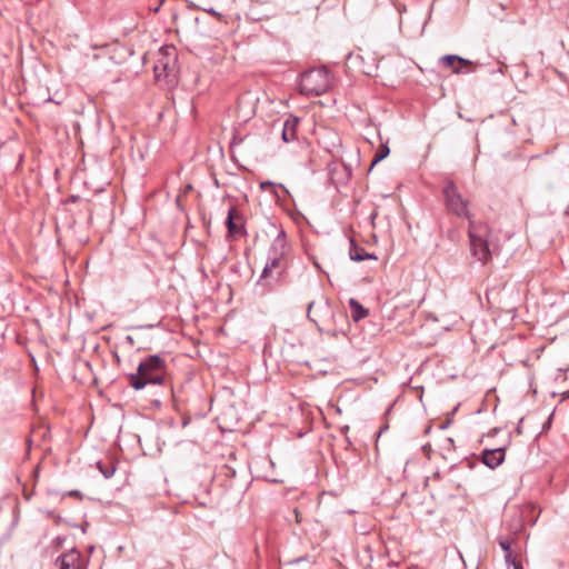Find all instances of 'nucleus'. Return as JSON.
Here are the masks:
<instances>
[{"label":"nucleus","mask_w":569,"mask_h":569,"mask_svg":"<svg viewBox=\"0 0 569 569\" xmlns=\"http://www.w3.org/2000/svg\"><path fill=\"white\" fill-rule=\"evenodd\" d=\"M552 417H553V413H550L548 417V420H551Z\"/></svg>","instance_id":"bb28decb"},{"label":"nucleus","mask_w":569,"mask_h":569,"mask_svg":"<svg viewBox=\"0 0 569 569\" xmlns=\"http://www.w3.org/2000/svg\"><path fill=\"white\" fill-rule=\"evenodd\" d=\"M481 456L482 462L490 469H495L505 460V448L486 449Z\"/></svg>","instance_id":"1a4fd4ad"},{"label":"nucleus","mask_w":569,"mask_h":569,"mask_svg":"<svg viewBox=\"0 0 569 569\" xmlns=\"http://www.w3.org/2000/svg\"><path fill=\"white\" fill-rule=\"evenodd\" d=\"M287 248H288V242H287L286 231L283 229H280L279 233L273 239V241L268 250V254L284 259L286 253H287Z\"/></svg>","instance_id":"9d476101"},{"label":"nucleus","mask_w":569,"mask_h":569,"mask_svg":"<svg viewBox=\"0 0 569 569\" xmlns=\"http://www.w3.org/2000/svg\"><path fill=\"white\" fill-rule=\"evenodd\" d=\"M97 467L100 470V472L103 475V477L107 479L111 478L114 475L116 467L111 462L103 463V462L99 461V462H97Z\"/></svg>","instance_id":"dca6fc26"},{"label":"nucleus","mask_w":569,"mask_h":569,"mask_svg":"<svg viewBox=\"0 0 569 569\" xmlns=\"http://www.w3.org/2000/svg\"><path fill=\"white\" fill-rule=\"evenodd\" d=\"M512 567L513 569H522L521 563L517 560H512Z\"/></svg>","instance_id":"b1692460"},{"label":"nucleus","mask_w":569,"mask_h":569,"mask_svg":"<svg viewBox=\"0 0 569 569\" xmlns=\"http://www.w3.org/2000/svg\"><path fill=\"white\" fill-rule=\"evenodd\" d=\"M329 88V71L325 67L309 69L300 76L299 92L303 96H321Z\"/></svg>","instance_id":"7ed1b4c3"},{"label":"nucleus","mask_w":569,"mask_h":569,"mask_svg":"<svg viewBox=\"0 0 569 569\" xmlns=\"http://www.w3.org/2000/svg\"><path fill=\"white\" fill-rule=\"evenodd\" d=\"M552 417H553V413H550L548 417V420H551Z\"/></svg>","instance_id":"cd10ccee"},{"label":"nucleus","mask_w":569,"mask_h":569,"mask_svg":"<svg viewBox=\"0 0 569 569\" xmlns=\"http://www.w3.org/2000/svg\"><path fill=\"white\" fill-rule=\"evenodd\" d=\"M152 403H153L154 407L160 408L161 405H162V401H161V399L156 398V399L152 400Z\"/></svg>","instance_id":"4be33fe9"},{"label":"nucleus","mask_w":569,"mask_h":569,"mask_svg":"<svg viewBox=\"0 0 569 569\" xmlns=\"http://www.w3.org/2000/svg\"><path fill=\"white\" fill-rule=\"evenodd\" d=\"M439 62L451 68L453 73H467L476 70L477 64L457 54H446L439 59Z\"/></svg>","instance_id":"0eeeda50"},{"label":"nucleus","mask_w":569,"mask_h":569,"mask_svg":"<svg viewBox=\"0 0 569 569\" xmlns=\"http://www.w3.org/2000/svg\"><path fill=\"white\" fill-rule=\"evenodd\" d=\"M348 303L353 321L358 322L368 316L369 310L365 308L357 299L350 298Z\"/></svg>","instance_id":"4468645a"},{"label":"nucleus","mask_w":569,"mask_h":569,"mask_svg":"<svg viewBox=\"0 0 569 569\" xmlns=\"http://www.w3.org/2000/svg\"><path fill=\"white\" fill-rule=\"evenodd\" d=\"M552 417H553V413H550L548 417V420H551Z\"/></svg>","instance_id":"a878e982"},{"label":"nucleus","mask_w":569,"mask_h":569,"mask_svg":"<svg viewBox=\"0 0 569 569\" xmlns=\"http://www.w3.org/2000/svg\"><path fill=\"white\" fill-rule=\"evenodd\" d=\"M489 228L486 223L470 220L468 236L472 256L481 263L487 264L491 260V252L488 243Z\"/></svg>","instance_id":"20e7f679"},{"label":"nucleus","mask_w":569,"mask_h":569,"mask_svg":"<svg viewBox=\"0 0 569 569\" xmlns=\"http://www.w3.org/2000/svg\"><path fill=\"white\" fill-rule=\"evenodd\" d=\"M167 356V352H162L149 355L141 359L137 371L127 375L129 386L137 391L148 386H159L162 389V397L174 399Z\"/></svg>","instance_id":"f257e3e1"},{"label":"nucleus","mask_w":569,"mask_h":569,"mask_svg":"<svg viewBox=\"0 0 569 569\" xmlns=\"http://www.w3.org/2000/svg\"><path fill=\"white\" fill-rule=\"evenodd\" d=\"M389 153H390V149L388 147V143H381L373 157L371 167L375 166L376 163L380 162L385 158H387L389 156Z\"/></svg>","instance_id":"2eb2a0df"},{"label":"nucleus","mask_w":569,"mask_h":569,"mask_svg":"<svg viewBox=\"0 0 569 569\" xmlns=\"http://www.w3.org/2000/svg\"><path fill=\"white\" fill-rule=\"evenodd\" d=\"M283 261L284 259L282 258L268 254V260L264 268L262 269L260 280L269 277L270 273L276 269H284L286 266Z\"/></svg>","instance_id":"ddd939ff"},{"label":"nucleus","mask_w":569,"mask_h":569,"mask_svg":"<svg viewBox=\"0 0 569 569\" xmlns=\"http://www.w3.org/2000/svg\"><path fill=\"white\" fill-rule=\"evenodd\" d=\"M499 546L505 553L511 552V541L509 539H499Z\"/></svg>","instance_id":"f3484780"},{"label":"nucleus","mask_w":569,"mask_h":569,"mask_svg":"<svg viewBox=\"0 0 569 569\" xmlns=\"http://www.w3.org/2000/svg\"><path fill=\"white\" fill-rule=\"evenodd\" d=\"M159 64H162V66H163V69H166V68H167V63H163V62H162V60H159V62H158V63L156 64V67H154L156 72L158 71Z\"/></svg>","instance_id":"393cba45"},{"label":"nucleus","mask_w":569,"mask_h":569,"mask_svg":"<svg viewBox=\"0 0 569 569\" xmlns=\"http://www.w3.org/2000/svg\"><path fill=\"white\" fill-rule=\"evenodd\" d=\"M226 227L228 234L231 237L236 238L247 234L246 228L243 226V217L237 211L234 207H231L228 210Z\"/></svg>","instance_id":"6e6552de"},{"label":"nucleus","mask_w":569,"mask_h":569,"mask_svg":"<svg viewBox=\"0 0 569 569\" xmlns=\"http://www.w3.org/2000/svg\"><path fill=\"white\" fill-rule=\"evenodd\" d=\"M126 341L131 346L133 347L134 346V339L132 336H127L126 337Z\"/></svg>","instance_id":"5701e85b"},{"label":"nucleus","mask_w":569,"mask_h":569,"mask_svg":"<svg viewBox=\"0 0 569 569\" xmlns=\"http://www.w3.org/2000/svg\"><path fill=\"white\" fill-rule=\"evenodd\" d=\"M87 560L76 548L62 552L53 562L54 569H87Z\"/></svg>","instance_id":"423d86ee"},{"label":"nucleus","mask_w":569,"mask_h":569,"mask_svg":"<svg viewBox=\"0 0 569 569\" xmlns=\"http://www.w3.org/2000/svg\"><path fill=\"white\" fill-rule=\"evenodd\" d=\"M206 12H208L209 14L213 16V17H217L218 19H221V13H219L218 11H216L213 8H210V9H204Z\"/></svg>","instance_id":"6ab92c4d"},{"label":"nucleus","mask_w":569,"mask_h":569,"mask_svg":"<svg viewBox=\"0 0 569 569\" xmlns=\"http://www.w3.org/2000/svg\"><path fill=\"white\" fill-rule=\"evenodd\" d=\"M307 317L316 323L321 332L335 337L338 333L336 329V313L330 301L322 298L319 302L311 301L308 303Z\"/></svg>","instance_id":"f03ea898"},{"label":"nucleus","mask_w":569,"mask_h":569,"mask_svg":"<svg viewBox=\"0 0 569 569\" xmlns=\"http://www.w3.org/2000/svg\"><path fill=\"white\" fill-rule=\"evenodd\" d=\"M299 123V118L289 114L288 118L283 121L281 128V138L283 142L288 143L297 138V128Z\"/></svg>","instance_id":"9b49d317"},{"label":"nucleus","mask_w":569,"mask_h":569,"mask_svg":"<svg viewBox=\"0 0 569 569\" xmlns=\"http://www.w3.org/2000/svg\"><path fill=\"white\" fill-rule=\"evenodd\" d=\"M270 187H274V183H273V182H271V181H264V182H261V183H260V188H261L262 190H266V189H268V188H270Z\"/></svg>","instance_id":"aec40b11"},{"label":"nucleus","mask_w":569,"mask_h":569,"mask_svg":"<svg viewBox=\"0 0 569 569\" xmlns=\"http://www.w3.org/2000/svg\"><path fill=\"white\" fill-rule=\"evenodd\" d=\"M442 193L448 213L460 219H467L469 222L472 220V214L469 210L470 202L460 193L452 180L445 181Z\"/></svg>","instance_id":"39448f33"},{"label":"nucleus","mask_w":569,"mask_h":569,"mask_svg":"<svg viewBox=\"0 0 569 569\" xmlns=\"http://www.w3.org/2000/svg\"><path fill=\"white\" fill-rule=\"evenodd\" d=\"M279 187H280V188H283V189H284V191H286V192H288V191H287V189L283 187V184H279Z\"/></svg>","instance_id":"c85d7f7f"},{"label":"nucleus","mask_w":569,"mask_h":569,"mask_svg":"<svg viewBox=\"0 0 569 569\" xmlns=\"http://www.w3.org/2000/svg\"><path fill=\"white\" fill-rule=\"evenodd\" d=\"M505 560H506L508 566L512 565V560H516V558L512 555V551L508 552V553H505Z\"/></svg>","instance_id":"a211bd4d"},{"label":"nucleus","mask_w":569,"mask_h":569,"mask_svg":"<svg viewBox=\"0 0 569 569\" xmlns=\"http://www.w3.org/2000/svg\"><path fill=\"white\" fill-rule=\"evenodd\" d=\"M349 257L352 261H363L367 259L377 260L378 257L375 253L367 252L362 247L358 246L357 242L350 238Z\"/></svg>","instance_id":"f8f14e48"},{"label":"nucleus","mask_w":569,"mask_h":569,"mask_svg":"<svg viewBox=\"0 0 569 569\" xmlns=\"http://www.w3.org/2000/svg\"><path fill=\"white\" fill-rule=\"evenodd\" d=\"M68 496H70V497H77V498H80V499L82 498V493H81L79 490H70V491L68 492Z\"/></svg>","instance_id":"412c9836"}]
</instances>
